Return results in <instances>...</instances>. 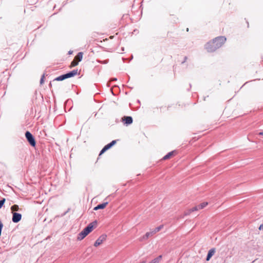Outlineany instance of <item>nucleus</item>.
Returning <instances> with one entry per match:
<instances>
[{
  "mask_svg": "<svg viewBox=\"0 0 263 263\" xmlns=\"http://www.w3.org/2000/svg\"><path fill=\"white\" fill-rule=\"evenodd\" d=\"M227 39L224 36H220L215 37L212 41L209 42L205 45V49L208 52H211L221 47L226 42Z\"/></svg>",
  "mask_w": 263,
  "mask_h": 263,
  "instance_id": "obj_1",
  "label": "nucleus"
},
{
  "mask_svg": "<svg viewBox=\"0 0 263 263\" xmlns=\"http://www.w3.org/2000/svg\"><path fill=\"white\" fill-rule=\"evenodd\" d=\"M96 222H93L89 223L81 233L78 234L77 239L81 240L83 239L88 234H89L93 230Z\"/></svg>",
  "mask_w": 263,
  "mask_h": 263,
  "instance_id": "obj_2",
  "label": "nucleus"
},
{
  "mask_svg": "<svg viewBox=\"0 0 263 263\" xmlns=\"http://www.w3.org/2000/svg\"><path fill=\"white\" fill-rule=\"evenodd\" d=\"M79 74L78 70L77 69L73 70L65 74H63L57 77L55 80L56 81H63L66 79L69 78Z\"/></svg>",
  "mask_w": 263,
  "mask_h": 263,
  "instance_id": "obj_3",
  "label": "nucleus"
},
{
  "mask_svg": "<svg viewBox=\"0 0 263 263\" xmlns=\"http://www.w3.org/2000/svg\"><path fill=\"white\" fill-rule=\"evenodd\" d=\"M25 136L29 144L32 146L35 147L36 142L32 135L29 131H27L25 133Z\"/></svg>",
  "mask_w": 263,
  "mask_h": 263,
  "instance_id": "obj_4",
  "label": "nucleus"
},
{
  "mask_svg": "<svg viewBox=\"0 0 263 263\" xmlns=\"http://www.w3.org/2000/svg\"><path fill=\"white\" fill-rule=\"evenodd\" d=\"M106 235H102L100 236L95 241L94 243V246L97 247L98 246L101 245L106 239Z\"/></svg>",
  "mask_w": 263,
  "mask_h": 263,
  "instance_id": "obj_5",
  "label": "nucleus"
},
{
  "mask_svg": "<svg viewBox=\"0 0 263 263\" xmlns=\"http://www.w3.org/2000/svg\"><path fill=\"white\" fill-rule=\"evenodd\" d=\"M121 121L124 125H128L133 123V118L130 116H124L121 119Z\"/></svg>",
  "mask_w": 263,
  "mask_h": 263,
  "instance_id": "obj_6",
  "label": "nucleus"
},
{
  "mask_svg": "<svg viewBox=\"0 0 263 263\" xmlns=\"http://www.w3.org/2000/svg\"><path fill=\"white\" fill-rule=\"evenodd\" d=\"M117 142L116 140H113L110 143L106 145L103 149L100 152V153L99 154V156L101 155L102 154H103L105 151L111 148L113 145H114Z\"/></svg>",
  "mask_w": 263,
  "mask_h": 263,
  "instance_id": "obj_7",
  "label": "nucleus"
},
{
  "mask_svg": "<svg viewBox=\"0 0 263 263\" xmlns=\"http://www.w3.org/2000/svg\"><path fill=\"white\" fill-rule=\"evenodd\" d=\"M12 221L14 223L19 222L22 219V215L17 213H13Z\"/></svg>",
  "mask_w": 263,
  "mask_h": 263,
  "instance_id": "obj_8",
  "label": "nucleus"
},
{
  "mask_svg": "<svg viewBox=\"0 0 263 263\" xmlns=\"http://www.w3.org/2000/svg\"><path fill=\"white\" fill-rule=\"evenodd\" d=\"M176 154V153L175 151L171 152L168 153L167 155L164 156L163 157L162 160H166L169 159L171 158L172 157H173V156H174Z\"/></svg>",
  "mask_w": 263,
  "mask_h": 263,
  "instance_id": "obj_9",
  "label": "nucleus"
},
{
  "mask_svg": "<svg viewBox=\"0 0 263 263\" xmlns=\"http://www.w3.org/2000/svg\"><path fill=\"white\" fill-rule=\"evenodd\" d=\"M198 205L195 206L193 208L188 210L187 211H185L184 212V215H190L191 213H192L193 212L199 211Z\"/></svg>",
  "mask_w": 263,
  "mask_h": 263,
  "instance_id": "obj_10",
  "label": "nucleus"
},
{
  "mask_svg": "<svg viewBox=\"0 0 263 263\" xmlns=\"http://www.w3.org/2000/svg\"><path fill=\"white\" fill-rule=\"evenodd\" d=\"M108 202H106L103 203L102 204H100L98 205L97 206L94 208V210L97 211L99 209H103L105 208V207L108 204Z\"/></svg>",
  "mask_w": 263,
  "mask_h": 263,
  "instance_id": "obj_11",
  "label": "nucleus"
},
{
  "mask_svg": "<svg viewBox=\"0 0 263 263\" xmlns=\"http://www.w3.org/2000/svg\"><path fill=\"white\" fill-rule=\"evenodd\" d=\"M215 252V249L214 248L211 249L208 252L206 259L207 261L209 260L212 256L214 254Z\"/></svg>",
  "mask_w": 263,
  "mask_h": 263,
  "instance_id": "obj_12",
  "label": "nucleus"
},
{
  "mask_svg": "<svg viewBox=\"0 0 263 263\" xmlns=\"http://www.w3.org/2000/svg\"><path fill=\"white\" fill-rule=\"evenodd\" d=\"M83 58V52H79L78 54L74 57L75 61L80 62Z\"/></svg>",
  "mask_w": 263,
  "mask_h": 263,
  "instance_id": "obj_13",
  "label": "nucleus"
},
{
  "mask_svg": "<svg viewBox=\"0 0 263 263\" xmlns=\"http://www.w3.org/2000/svg\"><path fill=\"white\" fill-rule=\"evenodd\" d=\"M208 204V202H202V203H200L199 204L197 205L198 209L199 210H202L203 208H204L206 206H207Z\"/></svg>",
  "mask_w": 263,
  "mask_h": 263,
  "instance_id": "obj_14",
  "label": "nucleus"
},
{
  "mask_svg": "<svg viewBox=\"0 0 263 263\" xmlns=\"http://www.w3.org/2000/svg\"><path fill=\"white\" fill-rule=\"evenodd\" d=\"M162 259V255H159L157 257L154 258L149 263H159L160 261Z\"/></svg>",
  "mask_w": 263,
  "mask_h": 263,
  "instance_id": "obj_15",
  "label": "nucleus"
},
{
  "mask_svg": "<svg viewBox=\"0 0 263 263\" xmlns=\"http://www.w3.org/2000/svg\"><path fill=\"white\" fill-rule=\"evenodd\" d=\"M151 235L150 234L149 232H146V234L141 237L140 240V241H143L144 240L147 239L149 237H151Z\"/></svg>",
  "mask_w": 263,
  "mask_h": 263,
  "instance_id": "obj_16",
  "label": "nucleus"
},
{
  "mask_svg": "<svg viewBox=\"0 0 263 263\" xmlns=\"http://www.w3.org/2000/svg\"><path fill=\"white\" fill-rule=\"evenodd\" d=\"M18 210H19V207L16 204H14L11 207V210L12 211V213H14V212H15V211H18Z\"/></svg>",
  "mask_w": 263,
  "mask_h": 263,
  "instance_id": "obj_17",
  "label": "nucleus"
},
{
  "mask_svg": "<svg viewBox=\"0 0 263 263\" xmlns=\"http://www.w3.org/2000/svg\"><path fill=\"white\" fill-rule=\"evenodd\" d=\"M78 63H79V62H78L77 61H75V59H74L71 62V63L70 64V67L71 68V67H74V66L78 65Z\"/></svg>",
  "mask_w": 263,
  "mask_h": 263,
  "instance_id": "obj_18",
  "label": "nucleus"
},
{
  "mask_svg": "<svg viewBox=\"0 0 263 263\" xmlns=\"http://www.w3.org/2000/svg\"><path fill=\"white\" fill-rule=\"evenodd\" d=\"M163 228V225H160V226L156 228L154 230L156 232V233H157V232H159Z\"/></svg>",
  "mask_w": 263,
  "mask_h": 263,
  "instance_id": "obj_19",
  "label": "nucleus"
},
{
  "mask_svg": "<svg viewBox=\"0 0 263 263\" xmlns=\"http://www.w3.org/2000/svg\"><path fill=\"white\" fill-rule=\"evenodd\" d=\"M5 202V199L4 198L2 200H0V209L3 206L4 203Z\"/></svg>",
  "mask_w": 263,
  "mask_h": 263,
  "instance_id": "obj_20",
  "label": "nucleus"
},
{
  "mask_svg": "<svg viewBox=\"0 0 263 263\" xmlns=\"http://www.w3.org/2000/svg\"><path fill=\"white\" fill-rule=\"evenodd\" d=\"M44 78H45V76H44V75H43L42 76V77L41 78V80H40L41 84H43L44 83Z\"/></svg>",
  "mask_w": 263,
  "mask_h": 263,
  "instance_id": "obj_21",
  "label": "nucleus"
},
{
  "mask_svg": "<svg viewBox=\"0 0 263 263\" xmlns=\"http://www.w3.org/2000/svg\"><path fill=\"white\" fill-rule=\"evenodd\" d=\"M151 236H152L155 234H156V232L154 231V230H152L151 231L149 232Z\"/></svg>",
  "mask_w": 263,
  "mask_h": 263,
  "instance_id": "obj_22",
  "label": "nucleus"
},
{
  "mask_svg": "<svg viewBox=\"0 0 263 263\" xmlns=\"http://www.w3.org/2000/svg\"><path fill=\"white\" fill-rule=\"evenodd\" d=\"M259 230H263V224H261L260 225V226L259 227Z\"/></svg>",
  "mask_w": 263,
  "mask_h": 263,
  "instance_id": "obj_23",
  "label": "nucleus"
},
{
  "mask_svg": "<svg viewBox=\"0 0 263 263\" xmlns=\"http://www.w3.org/2000/svg\"><path fill=\"white\" fill-rule=\"evenodd\" d=\"M258 135L260 136H263V131L259 133Z\"/></svg>",
  "mask_w": 263,
  "mask_h": 263,
  "instance_id": "obj_24",
  "label": "nucleus"
},
{
  "mask_svg": "<svg viewBox=\"0 0 263 263\" xmlns=\"http://www.w3.org/2000/svg\"><path fill=\"white\" fill-rule=\"evenodd\" d=\"M140 263H146V261H142Z\"/></svg>",
  "mask_w": 263,
  "mask_h": 263,
  "instance_id": "obj_25",
  "label": "nucleus"
},
{
  "mask_svg": "<svg viewBox=\"0 0 263 263\" xmlns=\"http://www.w3.org/2000/svg\"><path fill=\"white\" fill-rule=\"evenodd\" d=\"M113 80H117V79H116V78H115V79H114L111 80V81H113Z\"/></svg>",
  "mask_w": 263,
  "mask_h": 263,
  "instance_id": "obj_26",
  "label": "nucleus"
},
{
  "mask_svg": "<svg viewBox=\"0 0 263 263\" xmlns=\"http://www.w3.org/2000/svg\"><path fill=\"white\" fill-rule=\"evenodd\" d=\"M110 39H112V38H113V36H110Z\"/></svg>",
  "mask_w": 263,
  "mask_h": 263,
  "instance_id": "obj_27",
  "label": "nucleus"
}]
</instances>
